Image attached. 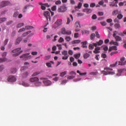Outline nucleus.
<instances>
[{"label":"nucleus","mask_w":126,"mask_h":126,"mask_svg":"<svg viewBox=\"0 0 126 126\" xmlns=\"http://www.w3.org/2000/svg\"><path fill=\"white\" fill-rule=\"evenodd\" d=\"M104 70L101 71V73L103 74V75H108V74H115L114 72L109 71V70H113L112 68H110L109 67H105L104 68ZM105 70H106L105 71Z\"/></svg>","instance_id":"f257e3e1"},{"label":"nucleus","mask_w":126,"mask_h":126,"mask_svg":"<svg viewBox=\"0 0 126 126\" xmlns=\"http://www.w3.org/2000/svg\"><path fill=\"white\" fill-rule=\"evenodd\" d=\"M23 51L21 50V48H19L15 49L12 51V53H13V57H18L19 56L20 54H21Z\"/></svg>","instance_id":"f03ea898"},{"label":"nucleus","mask_w":126,"mask_h":126,"mask_svg":"<svg viewBox=\"0 0 126 126\" xmlns=\"http://www.w3.org/2000/svg\"><path fill=\"white\" fill-rule=\"evenodd\" d=\"M30 53H26L20 57V59H23V61H28L31 59V56L29 55Z\"/></svg>","instance_id":"7ed1b4c3"},{"label":"nucleus","mask_w":126,"mask_h":126,"mask_svg":"<svg viewBox=\"0 0 126 126\" xmlns=\"http://www.w3.org/2000/svg\"><path fill=\"white\" fill-rule=\"evenodd\" d=\"M9 4H10V2H9V1H2L0 4V8L9 5Z\"/></svg>","instance_id":"20e7f679"},{"label":"nucleus","mask_w":126,"mask_h":126,"mask_svg":"<svg viewBox=\"0 0 126 126\" xmlns=\"http://www.w3.org/2000/svg\"><path fill=\"white\" fill-rule=\"evenodd\" d=\"M55 28H58L59 26H61L63 24V20L60 19L57 20L55 23Z\"/></svg>","instance_id":"39448f33"},{"label":"nucleus","mask_w":126,"mask_h":126,"mask_svg":"<svg viewBox=\"0 0 126 126\" xmlns=\"http://www.w3.org/2000/svg\"><path fill=\"white\" fill-rule=\"evenodd\" d=\"M61 33L63 34V35H71V31H65V28H63L61 30Z\"/></svg>","instance_id":"423d86ee"},{"label":"nucleus","mask_w":126,"mask_h":126,"mask_svg":"<svg viewBox=\"0 0 126 126\" xmlns=\"http://www.w3.org/2000/svg\"><path fill=\"white\" fill-rule=\"evenodd\" d=\"M62 55H63V56L62 57V60H67L68 59V55H67V51L64 50L62 52Z\"/></svg>","instance_id":"0eeeda50"},{"label":"nucleus","mask_w":126,"mask_h":126,"mask_svg":"<svg viewBox=\"0 0 126 126\" xmlns=\"http://www.w3.org/2000/svg\"><path fill=\"white\" fill-rule=\"evenodd\" d=\"M67 8L65 6H61L60 8H58V12H65L66 11Z\"/></svg>","instance_id":"6e6552de"},{"label":"nucleus","mask_w":126,"mask_h":126,"mask_svg":"<svg viewBox=\"0 0 126 126\" xmlns=\"http://www.w3.org/2000/svg\"><path fill=\"white\" fill-rule=\"evenodd\" d=\"M75 27L76 28L75 31V32H78V31H80V23L79 22H77L75 24Z\"/></svg>","instance_id":"1a4fd4ad"},{"label":"nucleus","mask_w":126,"mask_h":126,"mask_svg":"<svg viewBox=\"0 0 126 126\" xmlns=\"http://www.w3.org/2000/svg\"><path fill=\"white\" fill-rule=\"evenodd\" d=\"M8 81L9 82H15L16 78L14 76H9L8 78Z\"/></svg>","instance_id":"9d476101"},{"label":"nucleus","mask_w":126,"mask_h":126,"mask_svg":"<svg viewBox=\"0 0 126 126\" xmlns=\"http://www.w3.org/2000/svg\"><path fill=\"white\" fill-rule=\"evenodd\" d=\"M44 16H45L46 18L47 19V20H49V21H51V16H50V12H44Z\"/></svg>","instance_id":"9b49d317"},{"label":"nucleus","mask_w":126,"mask_h":126,"mask_svg":"<svg viewBox=\"0 0 126 126\" xmlns=\"http://www.w3.org/2000/svg\"><path fill=\"white\" fill-rule=\"evenodd\" d=\"M43 83H44V84H45V85H46V86H50V85H51V84H52V82H51V81L50 80H43Z\"/></svg>","instance_id":"f8f14e48"},{"label":"nucleus","mask_w":126,"mask_h":126,"mask_svg":"<svg viewBox=\"0 0 126 126\" xmlns=\"http://www.w3.org/2000/svg\"><path fill=\"white\" fill-rule=\"evenodd\" d=\"M94 47H97V44L94 43L89 44V50H93V49H94Z\"/></svg>","instance_id":"ddd939ff"},{"label":"nucleus","mask_w":126,"mask_h":126,"mask_svg":"<svg viewBox=\"0 0 126 126\" xmlns=\"http://www.w3.org/2000/svg\"><path fill=\"white\" fill-rule=\"evenodd\" d=\"M126 59L124 57H123L121 59V62H119V65H125V63H124Z\"/></svg>","instance_id":"4468645a"},{"label":"nucleus","mask_w":126,"mask_h":126,"mask_svg":"<svg viewBox=\"0 0 126 126\" xmlns=\"http://www.w3.org/2000/svg\"><path fill=\"white\" fill-rule=\"evenodd\" d=\"M83 11L84 12H86L88 14H89V13H91L92 12V9L89 8L83 9Z\"/></svg>","instance_id":"2eb2a0df"},{"label":"nucleus","mask_w":126,"mask_h":126,"mask_svg":"<svg viewBox=\"0 0 126 126\" xmlns=\"http://www.w3.org/2000/svg\"><path fill=\"white\" fill-rule=\"evenodd\" d=\"M100 50H101V48L99 47H97L94 49V54H100Z\"/></svg>","instance_id":"dca6fc26"},{"label":"nucleus","mask_w":126,"mask_h":126,"mask_svg":"<svg viewBox=\"0 0 126 126\" xmlns=\"http://www.w3.org/2000/svg\"><path fill=\"white\" fill-rule=\"evenodd\" d=\"M30 81L31 82H36L37 81H39V78L37 77L32 78L30 79Z\"/></svg>","instance_id":"f3484780"},{"label":"nucleus","mask_w":126,"mask_h":126,"mask_svg":"<svg viewBox=\"0 0 126 126\" xmlns=\"http://www.w3.org/2000/svg\"><path fill=\"white\" fill-rule=\"evenodd\" d=\"M121 13V11H119V10L116 9L112 12V15H117V14H119Z\"/></svg>","instance_id":"a211bd4d"},{"label":"nucleus","mask_w":126,"mask_h":126,"mask_svg":"<svg viewBox=\"0 0 126 126\" xmlns=\"http://www.w3.org/2000/svg\"><path fill=\"white\" fill-rule=\"evenodd\" d=\"M114 38H115L116 42H119L120 41H122V37H121L119 35H117L116 36H114Z\"/></svg>","instance_id":"6ab92c4d"},{"label":"nucleus","mask_w":126,"mask_h":126,"mask_svg":"<svg viewBox=\"0 0 126 126\" xmlns=\"http://www.w3.org/2000/svg\"><path fill=\"white\" fill-rule=\"evenodd\" d=\"M21 40H22V38L21 37H18V38H17L15 42V45H18V44H19V43L21 42Z\"/></svg>","instance_id":"aec40b11"},{"label":"nucleus","mask_w":126,"mask_h":126,"mask_svg":"<svg viewBox=\"0 0 126 126\" xmlns=\"http://www.w3.org/2000/svg\"><path fill=\"white\" fill-rule=\"evenodd\" d=\"M103 43H104V41L102 40H99L98 42H96V43H95V44H96V46H101V45L103 44Z\"/></svg>","instance_id":"412c9836"},{"label":"nucleus","mask_w":126,"mask_h":126,"mask_svg":"<svg viewBox=\"0 0 126 126\" xmlns=\"http://www.w3.org/2000/svg\"><path fill=\"white\" fill-rule=\"evenodd\" d=\"M19 14V11H16L14 13L13 15V17H14V18H17V17H18Z\"/></svg>","instance_id":"4be33fe9"},{"label":"nucleus","mask_w":126,"mask_h":126,"mask_svg":"<svg viewBox=\"0 0 126 126\" xmlns=\"http://www.w3.org/2000/svg\"><path fill=\"white\" fill-rule=\"evenodd\" d=\"M114 27L115 29H120V28H121V25L118 23H116L114 24Z\"/></svg>","instance_id":"5701e85b"},{"label":"nucleus","mask_w":126,"mask_h":126,"mask_svg":"<svg viewBox=\"0 0 126 126\" xmlns=\"http://www.w3.org/2000/svg\"><path fill=\"white\" fill-rule=\"evenodd\" d=\"M38 4H39V5H41V8L42 10H45L46 9V7L44 5V4H43V3L39 2Z\"/></svg>","instance_id":"b1692460"},{"label":"nucleus","mask_w":126,"mask_h":126,"mask_svg":"<svg viewBox=\"0 0 126 126\" xmlns=\"http://www.w3.org/2000/svg\"><path fill=\"white\" fill-rule=\"evenodd\" d=\"M81 44L83 48H87V46H86V45H87V41L82 42Z\"/></svg>","instance_id":"393cba45"},{"label":"nucleus","mask_w":126,"mask_h":126,"mask_svg":"<svg viewBox=\"0 0 126 126\" xmlns=\"http://www.w3.org/2000/svg\"><path fill=\"white\" fill-rule=\"evenodd\" d=\"M23 26H24V23H20L17 25L16 28H20L22 27Z\"/></svg>","instance_id":"a878e982"},{"label":"nucleus","mask_w":126,"mask_h":126,"mask_svg":"<svg viewBox=\"0 0 126 126\" xmlns=\"http://www.w3.org/2000/svg\"><path fill=\"white\" fill-rule=\"evenodd\" d=\"M110 45H115V46H119V43H118L117 42H115V41H114V40H112L110 42Z\"/></svg>","instance_id":"bb28decb"},{"label":"nucleus","mask_w":126,"mask_h":126,"mask_svg":"<svg viewBox=\"0 0 126 126\" xmlns=\"http://www.w3.org/2000/svg\"><path fill=\"white\" fill-rule=\"evenodd\" d=\"M81 6H82V3L81 2H79L78 6H75L74 8L75 9H76V8H79V9H80V8H81Z\"/></svg>","instance_id":"cd10ccee"},{"label":"nucleus","mask_w":126,"mask_h":126,"mask_svg":"<svg viewBox=\"0 0 126 126\" xmlns=\"http://www.w3.org/2000/svg\"><path fill=\"white\" fill-rule=\"evenodd\" d=\"M34 27H33L32 26H27L25 27L26 30H31V29H33Z\"/></svg>","instance_id":"c85d7f7f"},{"label":"nucleus","mask_w":126,"mask_h":126,"mask_svg":"<svg viewBox=\"0 0 126 126\" xmlns=\"http://www.w3.org/2000/svg\"><path fill=\"white\" fill-rule=\"evenodd\" d=\"M30 33H31V31H28L26 32H25L22 34V37H26V36H27L28 34H30Z\"/></svg>","instance_id":"c756f323"},{"label":"nucleus","mask_w":126,"mask_h":126,"mask_svg":"<svg viewBox=\"0 0 126 126\" xmlns=\"http://www.w3.org/2000/svg\"><path fill=\"white\" fill-rule=\"evenodd\" d=\"M6 18H0V24L3 23V22H5V21H6Z\"/></svg>","instance_id":"7c9ffc66"},{"label":"nucleus","mask_w":126,"mask_h":126,"mask_svg":"<svg viewBox=\"0 0 126 126\" xmlns=\"http://www.w3.org/2000/svg\"><path fill=\"white\" fill-rule=\"evenodd\" d=\"M74 57L76 60H78V59H79L80 58V53L74 55Z\"/></svg>","instance_id":"2f4dec72"},{"label":"nucleus","mask_w":126,"mask_h":126,"mask_svg":"<svg viewBox=\"0 0 126 126\" xmlns=\"http://www.w3.org/2000/svg\"><path fill=\"white\" fill-rule=\"evenodd\" d=\"M84 59H88L89 57H90V54L86 53L85 54H84Z\"/></svg>","instance_id":"473e14b6"},{"label":"nucleus","mask_w":126,"mask_h":126,"mask_svg":"<svg viewBox=\"0 0 126 126\" xmlns=\"http://www.w3.org/2000/svg\"><path fill=\"white\" fill-rule=\"evenodd\" d=\"M81 42V40H74L72 42V44H79Z\"/></svg>","instance_id":"72a5a7b5"},{"label":"nucleus","mask_w":126,"mask_h":126,"mask_svg":"<svg viewBox=\"0 0 126 126\" xmlns=\"http://www.w3.org/2000/svg\"><path fill=\"white\" fill-rule=\"evenodd\" d=\"M95 37H96V34L94 33H92L90 36V39L91 40H93Z\"/></svg>","instance_id":"f704fd0d"},{"label":"nucleus","mask_w":126,"mask_h":126,"mask_svg":"<svg viewBox=\"0 0 126 126\" xmlns=\"http://www.w3.org/2000/svg\"><path fill=\"white\" fill-rule=\"evenodd\" d=\"M6 61H7V59H6V58H0V63H3L4 62H6Z\"/></svg>","instance_id":"c9c22d12"},{"label":"nucleus","mask_w":126,"mask_h":126,"mask_svg":"<svg viewBox=\"0 0 126 126\" xmlns=\"http://www.w3.org/2000/svg\"><path fill=\"white\" fill-rule=\"evenodd\" d=\"M66 73H67V72L66 71L60 73V76H61V77H63L64 75H66Z\"/></svg>","instance_id":"e433bc0d"},{"label":"nucleus","mask_w":126,"mask_h":126,"mask_svg":"<svg viewBox=\"0 0 126 126\" xmlns=\"http://www.w3.org/2000/svg\"><path fill=\"white\" fill-rule=\"evenodd\" d=\"M117 17L118 19H122L124 17V16L123 15V14L119 13L117 15Z\"/></svg>","instance_id":"4c0bfd02"},{"label":"nucleus","mask_w":126,"mask_h":126,"mask_svg":"<svg viewBox=\"0 0 126 126\" xmlns=\"http://www.w3.org/2000/svg\"><path fill=\"white\" fill-rule=\"evenodd\" d=\"M16 71H17V69H16V68H13L11 70V73H12L13 74H14V73H16Z\"/></svg>","instance_id":"58836bf2"},{"label":"nucleus","mask_w":126,"mask_h":126,"mask_svg":"<svg viewBox=\"0 0 126 126\" xmlns=\"http://www.w3.org/2000/svg\"><path fill=\"white\" fill-rule=\"evenodd\" d=\"M118 3H116V2L115 3L112 2L111 4H110V6H116L117 7L118 6Z\"/></svg>","instance_id":"ea45409f"},{"label":"nucleus","mask_w":126,"mask_h":126,"mask_svg":"<svg viewBox=\"0 0 126 126\" xmlns=\"http://www.w3.org/2000/svg\"><path fill=\"white\" fill-rule=\"evenodd\" d=\"M25 28H22L18 31V33H21V32H23L24 31H25Z\"/></svg>","instance_id":"a19ab883"},{"label":"nucleus","mask_w":126,"mask_h":126,"mask_svg":"<svg viewBox=\"0 0 126 126\" xmlns=\"http://www.w3.org/2000/svg\"><path fill=\"white\" fill-rule=\"evenodd\" d=\"M52 11H56L57 10V6L54 5L51 8Z\"/></svg>","instance_id":"79ce46f5"},{"label":"nucleus","mask_w":126,"mask_h":126,"mask_svg":"<svg viewBox=\"0 0 126 126\" xmlns=\"http://www.w3.org/2000/svg\"><path fill=\"white\" fill-rule=\"evenodd\" d=\"M8 41H9V40L7 38L5 39V40L4 41V43H3L4 46H6V45H7V43H8Z\"/></svg>","instance_id":"37998d69"},{"label":"nucleus","mask_w":126,"mask_h":126,"mask_svg":"<svg viewBox=\"0 0 126 126\" xmlns=\"http://www.w3.org/2000/svg\"><path fill=\"white\" fill-rule=\"evenodd\" d=\"M13 23V21H8V22H6V25H10V24H12Z\"/></svg>","instance_id":"c03bdc74"},{"label":"nucleus","mask_w":126,"mask_h":126,"mask_svg":"<svg viewBox=\"0 0 126 126\" xmlns=\"http://www.w3.org/2000/svg\"><path fill=\"white\" fill-rule=\"evenodd\" d=\"M65 39L67 42H69L70 40L71 39V38H70L69 36H66Z\"/></svg>","instance_id":"a18cd8bd"},{"label":"nucleus","mask_w":126,"mask_h":126,"mask_svg":"<svg viewBox=\"0 0 126 126\" xmlns=\"http://www.w3.org/2000/svg\"><path fill=\"white\" fill-rule=\"evenodd\" d=\"M101 57L102 59H106V58H107V55H106V54L102 53Z\"/></svg>","instance_id":"49530a36"},{"label":"nucleus","mask_w":126,"mask_h":126,"mask_svg":"<svg viewBox=\"0 0 126 126\" xmlns=\"http://www.w3.org/2000/svg\"><path fill=\"white\" fill-rule=\"evenodd\" d=\"M3 69H4V66L3 65H0V72L2 71Z\"/></svg>","instance_id":"de8ad7c7"},{"label":"nucleus","mask_w":126,"mask_h":126,"mask_svg":"<svg viewBox=\"0 0 126 126\" xmlns=\"http://www.w3.org/2000/svg\"><path fill=\"white\" fill-rule=\"evenodd\" d=\"M38 74H40L39 72H35L32 75V76H36L37 75H38Z\"/></svg>","instance_id":"09e8293b"},{"label":"nucleus","mask_w":126,"mask_h":126,"mask_svg":"<svg viewBox=\"0 0 126 126\" xmlns=\"http://www.w3.org/2000/svg\"><path fill=\"white\" fill-rule=\"evenodd\" d=\"M118 63V62H116V63H114V64H110V67H115V66H116V65H117V64Z\"/></svg>","instance_id":"8fccbe9b"},{"label":"nucleus","mask_w":126,"mask_h":126,"mask_svg":"<svg viewBox=\"0 0 126 126\" xmlns=\"http://www.w3.org/2000/svg\"><path fill=\"white\" fill-rule=\"evenodd\" d=\"M112 49L113 50V51H117L118 50V48L117 47V46H113L112 47H111Z\"/></svg>","instance_id":"3c124183"},{"label":"nucleus","mask_w":126,"mask_h":126,"mask_svg":"<svg viewBox=\"0 0 126 126\" xmlns=\"http://www.w3.org/2000/svg\"><path fill=\"white\" fill-rule=\"evenodd\" d=\"M7 53L6 52H4L2 54V58H5L6 57Z\"/></svg>","instance_id":"603ef678"},{"label":"nucleus","mask_w":126,"mask_h":126,"mask_svg":"<svg viewBox=\"0 0 126 126\" xmlns=\"http://www.w3.org/2000/svg\"><path fill=\"white\" fill-rule=\"evenodd\" d=\"M74 37V38H78V37H79V33L78 32L75 33Z\"/></svg>","instance_id":"864d4df0"},{"label":"nucleus","mask_w":126,"mask_h":126,"mask_svg":"<svg viewBox=\"0 0 126 126\" xmlns=\"http://www.w3.org/2000/svg\"><path fill=\"white\" fill-rule=\"evenodd\" d=\"M119 32H118V31H114L113 32V37H116V35H117V34H118Z\"/></svg>","instance_id":"5fc2aeb1"},{"label":"nucleus","mask_w":126,"mask_h":126,"mask_svg":"<svg viewBox=\"0 0 126 126\" xmlns=\"http://www.w3.org/2000/svg\"><path fill=\"white\" fill-rule=\"evenodd\" d=\"M74 77H75V76H69L67 77V79H73V78H74Z\"/></svg>","instance_id":"6e6d98bb"},{"label":"nucleus","mask_w":126,"mask_h":126,"mask_svg":"<svg viewBox=\"0 0 126 126\" xmlns=\"http://www.w3.org/2000/svg\"><path fill=\"white\" fill-rule=\"evenodd\" d=\"M46 64L48 66V67H52V64L51 63H47Z\"/></svg>","instance_id":"4d7b16f0"},{"label":"nucleus","mask_w":126,"mask_h":126,"mask_svg":"<svg viewBox=\"0 0 126 126\" xmlns=\"http://www.w3.org/2000/svg\"><path fill=\"white\" fill-rule=\"evenodd\" d=\"M102 47H103V50L104 51H107L108 50V46H102Z\"/></svg>","instance_id":"13d9d810"},{"label":"nucleus","mask_w":126,"mask_h":126,"mask_svg":"<svg viewBox=\"0 0 126 126\" xmlns=\"http://www.w3.org/2000/svg\"><path fill=\"white\" fill-rule=\"evenodd\" d=\"M92 18V19H97V15H96L95 14L93 15Z\"/></svg>","instance_id":"bf43d9fd"},{"label":"nucleus","mask_w":126,"mask_h":126,"mask_svg":"<svg viewBox=\"0 0 126 126\" xmlns=\"http://www.w3.org/2000/svg\"><path fill=\"white\" fill-rule=\"evenodd\" d=\"M70 19L69 18H67V22L66 23V24L68 25L69 24V23H70Z\"/></svg>","instance_id":"052dcab7"},{"label":"nucleus","mask_w":126,"mask_h":126,"mask_svg":"<svg viewBox=\"0 0 126 126\" xmlns=\"http://www.w3.org/2000/svg\"><path fill=\"white\" fill-rule=\"evenodd\" d=\"M96 4L95 3H92L90 4V7H94V6H95Z\"/></svg>","instance_id":"680f3d73"},{"label":"nucleus","mask_w":126,"mask_h":126,"mask_svg":"<svg viewBox=\"0 0 126 126\" xmlns=\"http://www.w3.org/2000/svg\"><path fill=\"white\" fill-rule=\"evenodd\" d=\"M100 24L101 25H102V26H106L107 24L105 22H100Z\"/></svg>","instance_id":"e2e57ef3"},{"label":"nucleus","mask_w":126,"mask_h":126,"mask_svg":"<svg viewBox=\"0 0 126 126\" xmlns=\"http://www.w3.org/2000/svg\"><path fill=\"white\" fill-rule=\"evenodd\" d=\"M41 84H42V83L38 82L35 83V86H40Z\"/></svg>","instance_id":"0e129e2a"},{"label":"nucleus","mask_w":126,"mask_h":126,"mask_svg":"<svg viewBox=\"0 0 126 126\" xmlns=\"http://www.w3.org/2000/svg\"><path fill=\"white\" fill-rule=\"evenodd\" d=\"M118 53H119V52H118V51L112 52L110 54V55L113 56V55H115V54H118Z\"/></svg>","instance_id":"69168bd1"},{"label":"nucleus","mask_w":126,"mask_h":126,"mask_svg":"<svg viewBox=\"0 0 126 126\" xmlns=\"http://www.w3.org/2000/svg\"><path fill=\"white\" fill-rule=\"evenodd\" d=\"M96 37L100 38V34H99V32H95Z\"/></svg>","instance_id":"338daca9"},{"label":"nucleus","mask_w":126,"mask_h":126,"mask_svg":"<svg viewBox=\"0 0 126 126\" xmlns=\"http://www.w3.org/2000/svg\"><path fill=\"white\" fill-rule=\"evenodd\" d=\"M70 2L71 4H74L75 3V1H74V0H70Z\"/></svg>","instance_id":"774afa93"}]
</instances>
